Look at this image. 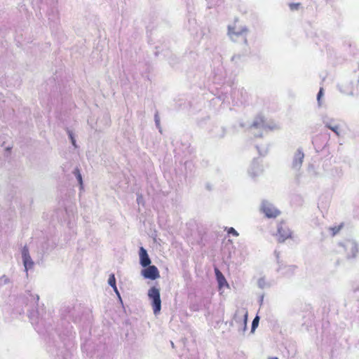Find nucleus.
<instances>
[{
    "mask_svg": "<svg viewBox=\"0 0 359 359\" xmlns=\"http://www.w3.org/2000/svg\"><path fill=\"white\" fill-rule=\"evenodd\" d=\"M279 128L280 126L278 124L273 121L266 122L264 118L261 116L256 117L250 127V132L255 137H261L263 131H266L267 130H276Z\"/></svg>",
    "mask_w": 359,
    "mask_h": 359,
    "instance_id": "1",
    "label": "nucleus"
},
{
    "mask_svg": "<svg viewBox=\"0 0 359 359\" xmlns=\"http://www.w3.org/2000/svg\"><path fill=\"white\" fill-rule=\"evenodd\" d=\"M148 297L151 301L154 315H158L161 309L160 290L156 287H151L148 291Z\"/></svg>",
    "mask_w": 359,
    "mask_h": 359,
    "instance_id": "2",
    "label": "nucleus"
},
{
    "mask_svg": "<svg viewBox=\"0 0 359 359\" xmlns=\"http://www.w3.org/2000/svg\"><path fill=\"white\" fill-rule=\"evenodd\" d=\"M339 245L341 247L346 254L347 259H353L357 257L358 253V248L357 243L353 240H346L340 242Z\"/></svg>",
    "mask_w": 359,
    "mask_h": 359,
    "instance_id": "3",
    "label": "nucleus"
},
{
    "mask_svg": "<svg viewBox=\"0 0 359 359\" xmlns=\"http://www.w3.org/2000/svg\"><path fill=\"white\" fill-rule=\"evenodd\" d=\"M247 32L248 29L246 27L236 29L229 27V35L231 39L233 41H239V40L241 39V41H243L245 43H246Z\"/></svg>",
    "mask_w": 359,
    "mask_h": 359,
    "instance_id": "4",
    "label": "nucleus"
},
{
    "mask_svg": "<svg viewBox=\"0 0 359 359\" xmlns=\"http://www.w3.org/2000/svg\"><path fill=\"white\" fill-rule=\"evenodd\" d=\"M261 210L266 217L269 218L276 217L280 214V211L267 201H262Z\"/></svg>",
    "mask_w": 359,
    "mask_h": 359,
    "instance_id": "5",
    "label": "nucleus"
},
{
    "mask_svg": "<svg viewBox=\"0 0 359 359\" xmlns=\"http://www.w3.org/2000/svg\"><path fill=\"white\" fill-rule=\"evenodd\" d=\"M142 275L150 280H156L160 277L159 271L156 266L149 265L144 269L142 270Z\"/></svg>",
    "mask_w": 359,
    "mask_h": 359,
    "instance_id": "6",
    "label": "nucleus"
},
{
    "mask_svg": "<svg viewBox=\"0 0 359 359\" xmlns=\"http://www.w3.org/2000/svg\"><path fill=\"white\" fill-rule=\"evenodd\" d=\"M22 258L23 265L25 266V271L27 275L28 270L32 269L34 266V262L29 255V250L27 246H25L22 250Z\"/></svg>",
    "mask_w": 359,
    "mask_h": 359,
    "instance_id": "7",
    "label": "nucleus"
},
{
    "mask_svg": "<svg viewBox=\"0 0 359 359\" xmlns=\"http://www.w3.org/2000/svg\"><path fill=\"white\" fill-rule=\"evenodd\" d=\"M278 241L283 243L286 239L291 237L292 231L285 224L281 223L278 226Z\"/></svg>",
    "mask_w": 359,
    "mask_h": 359,
    "instance_id": "8",
    "label": "nucleus"
},
{
    "mask_svg": "<svg viewBox=\"0 0 359 359\" xmlns=\"http://www.w3.org/2000/svg\"><path fill=\"white\" fill-rule=\"evenodd\" d=\"M304 158V154L301 149H298L293 156L292 168L295 170H299L302 165Z\"/></svg>",
    "mask_w": 359,
    "mask_h": 359,
    "instance_id": "9",
    "label": "nucleus"
},
{
    "mask_svg": "<svg viewBox=\"0 0 359 359\" xmlns=\"http://www.w3.org/2000/svg\"><path fill=\"white\" fill-rule=\"evenodd\" d=\"M262 172V168L257 160H254L249 169L248 174L251 177H255Z\"/></svg>",
    "mask_w": 359,
    "mask_h": 359,
    "instance_id": "10",
    "label": "nucleus"
},
{
    "mask_svg": "<svg viewBox=\"0 0 359 359\" xmlns=\"http://www.w3.org/2000/svg\"><path fill=\"white\" fill-rule=\"evenodd\" d=\"M140 263L143 267H147V266L150 265L151 260L150 258L147 254V250L141 247L140 248Z\"/></svg>",
    "mask_w": 359,
    "mask_h": 359,
    "instance_id": "11",
    "label": "nucleus"
},
{
    "mask_svg": "<svg viewBox=\"0 0 359 359\" xmlns=\"http://www.w3.org/2000/svg\"><path fill=\"white\" fill-rule=\"evenodd\" d=\"M322 121L325 126L328 128V126H330L331 127L333 126V125L337 124L335 122V120L332 118H330L327 116H323L322 118Z\"/></svg>",
    "mask_w": 359,
    "mask_h": 359,
    "instance_id": "12",
    "label": "nucleus"
},
{
    "mask_svg": "<svg viewBox=\"0 0 359 359\" xmlns=\"http://www.w3.org/2000/svg\"><path fill=\"white\" fill-rule=\"evenodd\" d=\"M258 287L261 289L269 287L271 285L264 278H260L257 281Z\"/></svg>",
    "mask_w": 359,
    "mask_h": 359,
    "instance_id": "13",
    "label": "nucleus"
},
{
    "mask_svg": "<svg viewBox=\"0 0 359 359\" xmlns=\"http://www.w3.org/2000/svg\"><path fill=\"white\" fill-rule=\"evenodd\" d=\"M215 274L217 276L219 285L222 286L224 283H226L225 278L217 269H215Z\"/></svg>",
    "mask_w": 359,
    "mask_h": 359,
    "instance_id": "14",
    "label": "nucleus"
},
{
    "mask_svg": "<svg viewBox=\"0 0 359 359\" xmlns=\"http://www.w3.org/2000/svg\"><path fill=\"white\" fill-rule=\"evenodd\" d=\"M342 227H343V224H341L340 225H338V226L329 227L328 229L331 232L332 236H334L340 231V230L341 229Z\"/></svg>",
    "mask_w": 359,
    "mask_h": 359,
    "instance_id": "15",
    "label": "nucleus"
},
{
    "mask_svg": "<svg viewBox=\"0 0 359 359\" xmlns=\"http://www.w3.org/2000/svg\"><path fill=\"white\" fill-rule=\"evenodd\" d=\"M328 128L330 130H331L332 131H333L337 136H340V135H341L340 127L337 123L333 125L332 127H331L330 126H328Z\"/></svg>",
    "mask_w": 359,
    "mask_h": 359,
    "instance_id": "16",
    "label": "nucleus"
},
{
    "mask_svg": "<svg viewBox=\"0 0 359 359\" xmlns=\"http://www.w3.org/2000/svg\"><path fill=\"white\" fill-rule=\"evenodd\" d=\"M259 317L258 316H255L252 323L251 332H254L255 329L259 325Z\"/></svg>",
    "mask_w": 359,
    "mask_h": 359,
    "instance_id": "17",
    "label": "nucleus"
},
{
    "mask_svg": "<svg viewBox=\"0 0 359 359\" xmlns=\"http://www.w3.org/2000/svg\"><path fill=\"white\" fill-rule=\"evenodd\" d=\"M108 283L113 287V289H116V278L114 274H111L109 276Z\"/></svg>",
    "mask_w": 359,
    "mask_h": 359,
    "instance_id": "18",
    "label": "nucleus"
},
{
    "mask_svg": "<svg viewBox=\"0 0 359 359\" xmlns=\"http://www.w3.org/2000/svg\"><path fill=\"white\" fill-rule=\"evenodd\" d=\"M323 88H320L318 95H317V100H318V104L319 107H321L322 105V103H321V101H320V99H321V97L323 95Z\"/></svg>",
    "mask_w": 359,
    "mask_h": 359,
    "instance_id": "19",
    "label": "nucleus"
},
{
    "mask_svg": "<svg viewBox=\"0 0 359 359\" xmlns=\"http://www.w3.org/2000/svg\"><path fill=\"white\" fill-rule=\"evenodd\" d=\"M74 174H75V175H76V179H77V180L79 181V184H80L81 185H82V182H83V181H82V177H81V173H80V172H79V169H76V170H74Z\"/></svg>",
    "mask_w": 359,
    "mask_h": 359,
    "instance_id": "20",
    "label": "nucleus"
},
{
    "mask_svg": "<svg viewBox=\"0 0 359 359\" xmlns=\"http://www.w3.org/2000/svg\"><path fill=\"white\" fill-rule=\"evenodd\" d=\"M9 281L8 278L6 276H3L0 278V286L8 283Z\"/></svg>",
    "mask_w": 359,
    "mask_h": 359,
    "instance_id": "21",
    "label": "nucleus"
},
{
    "mask_svg": "<svg viewBox=\"0 0 359 359\" xmlns=\"http://www.w3.org/2000/svg\"><path fill=\"white\" fill-rule=\"evenodd\" d=\"M228 233L229 234H232L235 236H238V233L233 228V227H231L228 229Z\"/></svg>",
    "mask_w": 359,
    "mask_h": 359,
    "instance_id": "22",
    "label": "nucleus"
},
{
    "mask_svg": "<svg viewBox=\"0 0 359 359\" xmlns=\"http://www.w3.org/2000/svg\"><path fill=\"white\" fill-rule=\"evenodd\" d=\"M300 6V4L299 3H296V4H290V8L292 10V11H294V10H297L299 8V6Z\"/></svg>",
    "mask_w": 359,
    "mask_h": 359,
    "instance_id": "23",
    "label": "nucleus"
},
{
    "mask_svg": "<svg viewBox=\"0 0 359 359\" xmlns=\"http://www.w3.org/2000/svg\"><path fill=\"white\" fill-rule=\"evenodd\" d=\"M154 118H155V123H156V125L158 128H160L159 126H160V118L158 116L157 114H155V116H154Z\"/></svg>",
    "mask_w": 359,
    "mask_h": 359,
    "instance_id": "24",
    "label": "nucleus"
},
{
    "mask_svg": "<svg viewBox=\"0 0 359 359\" xmlns=\"http://www.w3.org/2000/svg\"><path fill=\"white\" fill-rule=\"evenodd\" d=\"M343 92H344V93H346V94H353V90H352V89H351V90H343Z\"/></svg>",
    "mask_w": 359,
    "mask_h": 359,
    "instance_id": "25",
    "label": "nucleus"
},
{
    "mask_svg": "<svg viewBox=\"0 0 359 359\" xmlns=\"http://www.w3.org/2000/svg\"><path fill=\"white\" fill-rule=\"evenodd\" d=\"M243 316H244V322H245V324L246 325L247 318H248V312L247 311L245 312Z\"/></svg>",
    "mask_w": 359,
    "mask_h": 359,
    "instance_id": "26",
    "label": "nucleus"
},
{
    "mask_svg": "<svg viewBox=\"0 0 359 359\" xmlns=\"http://www.w3.org/2000/svg\"><path fill=\"white\" fill-rule=\"evenodd\" d=\"M68 135L71 140H72V138H74L73 136V133L69 130H68Z\"/></svg>",
    "mask_w": 359,
    "mask_h": 359,
    "instance_id": "27",
    "label": "nucleus"
},
{
    "mask_svg": "<svg viewBox=\"0 0 359 359\" xmlns=\"http://www.w3.org/2000/svg\"><path fill=\"white\" fill-rule=\"evenodd\" d=\"M240 58V56L239 55H234L231 57V60L232 61H235L236 59H239Z\"/></svg>",
    "mask_w": 359,
    "mask_h": 359,
    "instance_id": "28",
    "label": "nucleus"
},
{
    "mask_svg": "<svg viewBox=\"0 0 359 359\" xmlns=\"http://www.w3.org/2000/svg\"><path fill=\"white\" fill-rule=\"evenodd\" d=\"M72 144L74 146V147H76V140L74 138H72V140H71Z\"/></svg>",
    "mask_w": 359,
    "mask_h": 359,
    "instance_id": "29",
    "label": "nucleus"
},
{
    "mask_svg": "<svg viewBox=\"0 0 359 359\" xmlns=\"http://www.w3.org/2000/svg\"><path fill=\"white\" fill-rule=\"evenodd\" d=\"M114 292L118 294V296L120 297V294L118 293V289L117 287H116V289H114Z\"/></svg>",
    "mask_w": 359,
    "mask_h": 359,
    "instance_id": "30",
    "label": "nucleus"
},
{
    "mask_svg": "<svg viewBox=\"0 0 359 359\" xmlns=\"http://www.w3.org/2000/svg\"><path fill=\"white\" fill-rule=\"evenodd\" d=\"M258 151H259V153L261 155H264V154H266V151H264V152H262V151H259V149H258Z\"/></svg>",
    "mask_w": 359,
    "mask_h": 359,
    "instance_id": "31",
    "label": "nucleus"
},
{
    "mask_svg": "<svg viewBox=\"0 0 359 359\" xmlns=\"http://www.w3.org/2000/svg\"><path fill=\"white\" fill-rule=\"evenodd\" d=\"M269 359H278L277 357H270Z\"/></svg>",
    "mask_w": 359,
    "mask_h": 359,
    "instance_id": "32",
    "label": "nucleus"
},
{
    "mask_svg": "<svg viewBox=\"0 0 359 359\" xmlns=\"http://www.w3.org/2000/svg\"><path fill=\"white\" fill-rule=\"evenodd\" d=\"M171 346L173 347L174 346V344L173 342L171 341Z\"/></svg>",
    "mask_w": 359,
    "mask_h": 359,
    "instance_id": "33",
    "label": "nucleus"
},
{
    "mask_svg": "<svg viewBox=\"0 0 359 359\" xmlns=\"http://www.w3.org/2000/svg\"><path fill=\"white\" fill-rule=\"evenodd\" d=\"M36 299L39 300V297L38 295H36Z\"/></svg>",
    "mask_w": 359,
    "mask_h": 359,
    "instance_id": "34",
    "label": "nucleus"
}]
</instances>
